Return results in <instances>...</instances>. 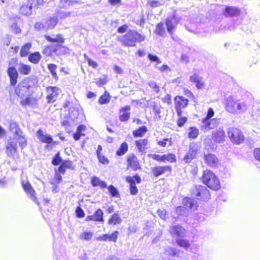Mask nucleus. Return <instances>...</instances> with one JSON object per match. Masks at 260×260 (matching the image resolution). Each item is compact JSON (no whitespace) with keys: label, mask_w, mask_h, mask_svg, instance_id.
<instances>
[{"label":"nucleus","mask_w":260,"mask_h":260,"mask_svg":"<svg viewBox=\"0 0 260 260\" xmlns=\"http://www.w3.org/2000/svg\"><path fill=\"white\" fill-rule=\"evenodd\" d=\"M44 38L50 43H58L55 45H48L42 50V53L47 57H52L54 55L61 56L69 53V49L66 46L61 44L64 42L65 39L61 34H57L55 38L51 37L49 35H45Z\"/></svg>","instance_id":"nucleus-1"},{"label":"nucleus","mask_w":260,"mask_h":260,"mask_svg":"<svg viewBox=\"0 0 260 260\" xmlns=\"http://www.w3.org/2000/svg\"><path fill=\"white\" fill-rule=\"evenodd\" d=\"M31 82V78H25L14 88V93L17 97L21 99L20 104L22 106L35 105L38 102V99L33 97L31 95H28L24 98L31 88L30 84Z\"/></svg>","instance_id":"nucleus-2"},{"label":"nucleus","mask_w":260,"mask_h":260,"mask_svg":"<svg viewBox=\"0 0 260 260\" xmlns=\"http://www.w3.org/2000/svg\"><path fill=\"white\" fill-rule=\"evenodd\" d=\"M123 46L135 47L136 44L145 40L144 35L134 29H129L126 34L117 38Z\"/></svg>","instance_id":"nucleus-3"},{"label":"nucleus","mask_w":260,"mask_h":260,"mask_svg":"<svg viewBox=\"0 0 260 260\" xmlns=\"http://www.w3.org/2000/svg\"><path fill=\"white\" fill-rule=\"evenodd\" d=\"M201 180L206 187L213 190L220 188V183L217 176L212 171L207 169L203 172Z\"/></svg>","instance_id":"nucleus-4"},{"label":"nucleus","mask_w":260,"mask_h":260,"mask_svg":"<svg viewBox=\"0 0 260 260\" xmlns=\"http://www.w3.org/2000/svg\"><path fill=\"white\" fill-rule=\"evenodd\" d=\"M191 194L197 200L201 202H207L210 200L211 194L207 187L202 185H195L191 191Z\"/></svg>","instance_id":"nucleus-5"},{"label":"nucleus","mask_w":260,"mask_h":260,"mask_svg":"<svg viewBox=\"0 0 260 260\" xmlns=\"http://www.w3.org/2000/svg\"><path fill=\"white\" fill-rule=\"evenodd\" d=\"M225 108L228 112L235 113L245 110L246 109V105L244 103L230 97L226 100Z\"/></svg>","instance_id":"nucleus-6"},{"label":"nucleus","mask_w":260,"mask_h":260,"mask_svg":"<svg viewBox=\"0 0 260 260\" xmlns=\"http://www.w3.org/2000/svg\"><path fill=\"white\" fill-rule=\"evenodd\" d=\"M228 136L231 141L234 144L240 145L245 141L242 132L237 127H231L228 131Z\"/></svg>","instance_id":"nucleus-7"},{"label":"nucleus","mask_w":260,"mask_h":260,"mask_svg":"<svg viewBox=\"0 0 260 260\" xmlns=\"http://www.w3.org/2000/svg\"><path fill=\"white\" fill-rule=\"evenodd\" d=\"M47 103L49 104L55 102L60 93L61 89L58 86H48L45 88Z\"/></svg>","instance_id":"nucleus-8"},{"label":"nucleus","mask_w":260,"mask_h":260,"mask_svg":"<svg viewBox=\"0 0 260 260\" xmlns=\"http://www.w3.org/2000/svg\"><path fill=\"white\" fill-rule=\"evenodd\" d=\"M125 181L129 184V190L130 194L135 196L138 193V188L136 184H140L142 182L141 176L138 174H135L133 176H127L125 177Z\"/></svg>","instance_id":"nucleus-9"},{"label":"nucleus","mask_w":260,"mask_h":260,"mask_svg":"<svg viewBox=\"0 0 260 260\" xmlns=\"http://www.w3.org/2000/svg\"><path fill=\"white\" fill-rule=\"evenodd\" d=\"M9 130L12 132L14 131V135L18 136L17 140H19L18 143L21 148L23 149L25 148L27 145V142L25 137L22 135V132L18 125L14 122L10 123Z\"/></svg>","instance_id":"nucleus-10"},{"label":"nucleus","mask_w":260,"mask_h":260,"mask_svg":"<svg viewBox=\"0 0 260 260\" xmlns=\"http://www.w3.org/2000/svg\"><path fill=\"white\" fill-rule=\"evenodd\" d=\"M174 107L177 116L183 113V109L186 108L189 105V100L182 95H176L174 99Z\"/></svg>","instance_id":"nucleus-11"},{"label":"nucleus","mask_w":260,"mask_h":260,"mask_svg":"<svg viewBox=\"0 0 260 260\" xmlns=\"http://www.w3.org/2000/svg\"><path fill=\"white\" fill-rule=\"evenodd\" d=\"M148 157L159 163L168 162L173 164L177 161L176 156L174 153L164 154L161 155L155 153L150 154H148Z\"/></svg>","instance_id":"nucleus-12"},{"label":"nucleus","mask_w":260,"mask_h":260,"mask_svg":"<svg viewBox=\"0 0 260 260\" xmlns=\"http://www.w3.org/2000/svg\"><path fill=\"white\" fill-rule=\"evenodd\" d=\"M126 163L127 170L137 171L142 169L140 161L134 153H131L126 156Z\"/></svg>","instance_id":"nucleus-13"},{"label":"nucleus","mask_w":260,"mask_h":260,"mask_svg":"<svg viewBox=\"0 0 260 260\" xmlns=\"http://www.w3.org/2000/svg\"><path fill=\"white\" fill-rule=\"evenodd\" d=\"M172 171V168L169 165L156 166L151 169V174L154 177H158L162 175H170Z\"/></svg>","instance_id":"nucleus-14"},{"label":"nucleus","mask_w":260,"mask_h":260,"mask_svg":"<svg viewBox=\"0 0 260 260\" xmlns=\"http://www.w3.org/2000/svg\"><path fill=\"white\" fill-rule=\"evenodd\" d=\"M21 184L25 192L34 202L39 205L40 203L38 202L37 198L36 191L30 182L28 180H22L21 181Z\"/></svg>","instance_id":"nucleus-15"},{"label":"nucleus","mask_w":260,"mask_h":260,"mask_svg":"<svg viewBox=\"0 0 260 260\" xmlns=\"http://www.w3.org/2000/svg\"><path fill=\"white\" fill-rule=\"evenodd\" d=\"M5 151L9 157L14 158L18 156V152L16 143L13 140H9L6 145Z\"/></svg>","instance_id":"nucleus-16"},{"label":"nucleus","mask_w":260,"mask_h":260,"mask_svg":"<svg viewBox=\"0 0 260 260\" xmlns=\"http://www.w3.org/2000/svg\"><path fill=\"white\" fill-rule=\"evenodd\" d=\"M204 160L206 165L210 168H215L220 165L217 157L211 153L204 154Z\"/></svg>","instance_id":"nucleus-17"},{"label":"nucleus","mask_w":260,"mask_h":260,"mask_svg":"<svg viewBox=\"0 0 260 260\" xmlns=\"http://www.w3.org/2000/svg\"><path fill=\"white\" fill-rule=\"evenodd\" d=\"M198 152L199 149L196 144L189 145L188 151L184 156V161L186 164H189L192 160L197 158Z\"/></svg>","instance_id":"nucleus-18"},{"label":"nucleus","mask_w":260,"mask_h":260,"mask_svg":"<svg viewBox=\"0 0 260 260\" xmlns=\"http://www.w3.org/2000/svg\"><path fill=\"white\" fill-rule=\"evenodd\" d=\"M36 136L41 143L56 145L59 144L58 141H54L52 137L49 135L44 134L42 129H39L36 132Z\"/></svg>","instance_id":"nucleus-19"},{"label":"nucleus","mask_w":260,"mask_h":260,"mask_svg":"<svg viewBox=\"0 0 260 260\" xmlns=\"http://www.w3.org/2000/svg\"><path fill=\"white\" fill-rule=\"evenodd\" d=\"M131 110L129 105H125L119 108L118 118L120 122H126L130 119Z\"/></svg>","instance_id":"nucleus-20"},{"label":"nucleus","mask_w":260,"mask_h":260,"mask_svg":"<svg viewBox=\"0 0 260 260\" xmlns=\"http://www.w3.org/2000/svg\"><path fill=\"white\" fill-rule=\"evenodd\" d=\"M85 220L86 221H92L103 222L104 221V212L101 209L99 208L94 212L93 215L87 216Z\"/></svg>","instance_id":"nucleus-21"},{"label":"nucleus","mask_w":260,"mask_h":260,"mask_svg":"<svg viewBox=\"0 0 260 260\" xmlns=\"http://www.w3.org/2000/svg\"><path fill=\"white\" fill-rule=\"evenodd\" d=\"M10 79V84L14 86L16 85L18 78V73L16 69L14 67H9L7 71Z\"/></svg>","instance_id":"nucleus-22"},{"label":"nucleus","mask_w":260,"mask_h":260,"mask_svg":"<svg viewBox=\"0 0 260 260\" xmlns=\"http://www.w3.org/2000/svg\"><path fill=\"white\" fill-rule=\"evenodd\" d=\"M135 145L139 152L145 153L149 148V140L147 138L140 139L135 141Z\"/></svg>","instance_id":"nucleus-23"},{"label":"nucleus","mask_w":260,"mask_h":260,"mask_svg":"<svg viewBox=\"0 0 260 260\" xmlns=\"http://www.w3.org/2000/svg\"><path fill=\"white\" fill-rule=\"evenodd\" d=\"M212 138L216 143H223L226 138L225 132L223 129L219 128L213 132Z\"/></svg>","instance_id":"nucleus-24"},{"label":"nucleus","mask_w":260,"mask_h":260,"mask_svg":"<svg viewBox=\"0 0 260 260\" xmlns=\"http://www.w3.org/2000/svg\"><path fill=\"white\" fill-rule=\"evenodd\" d=\"M119 232L117 231H114L111 235L107 234H103L96 238V240L99 241H112L114 243L117 242Z\"/></svg>","instance_id":"nucleus-25"},{"label":"nucleus","mask_w":260,"mask_h":260,"mask_svg":"<svg viewBox=\"0 0 260 260\" xmlns=\"http://www.w3.org/2000/svg\"><path fill=\"white\" fill-rule=\"evenodd\" d=\"M75 168L72 161L70 160H64L62 161L58 168V172L63 175L67 169L73 170Z\"/></svg>","instance_id":"nucleus-26"},{"label":"nucleus","mask_w":260,"mask_h":260,"mask_svg":"<svg viewBox=\"0 0 260 260\" xmlns=\"http://www.w3.org/2000/svg\"><path fill=\"white\" fill-rule=\"evenodd\" d=\"M95 152L97 158L100 164L104 165H107L109 164V159L103 153V147L101 145L98 146Z\"/></svg>","instance_id":"nucleus-27"},{"label":"nucleus","mask_w":260,"mask_h":260,"mask_svg":"<svg viewBox=\"0 0 260 260\" xmlns=\"http://www.w3.org/2000/svg\"><path fill=\"white\" fill-rule=\"evenodd\" d=\"M240 9L232 6H226L224 10L223 14L225 17H236L240 15Z\"/></svg>","instance_id":"nucleus-28"},{"label":"nucleus","mask_w":260,"mask_h":260,"mask_svg":"<svg viewBox=\"0 0 260 260\" xmlns=\"http://www.w3.org/2000/svg\"><path fill=\"white\" fill-rule=\"evenodd\" d=\"M186 232L185 229L181 225L177 224L170 227V233L171 235L179 237L184 235Z\"/></svg>","instance_id":"nucleus-29"},{"label":"nucleus","mask_w":260,"mask_h":260,"mask_svg":"<svg viewBox=\"0 0 260 260\" xmlns=\"http://www.w3.org/2000/svg\"><path fill=\"white\" fill-rule=\"evenodd\" d=\"M189 80L190 82L194 83L196 87L199 89H203L205 87V84L202 78L197 74H194L190 76Z\"/></svg>","instance_id":"nucleus-30"},{"label":"nucleus","mask_w":260,"mask_h":260,"mask_svg":"<svg viewBox=\"0 0 260 260\" xmlns=\"http://www.w3.org/2000/svg\"><path fill=\"white\" fill-rule=\"evenodd\" d=\"M122 219L118 212L114 213L108 219V224L110 225H115L121 223Z\"/></svg>","instance_id":"nucleus-31"},{"label":"nucleus","mask_w":260,"mask_h":260,"mask_svg":"<svg viewBox=\"0 0 260 260\" xmlns=\"http://www.w3.org/2000/svg\"><path fill=\"white\" fill-rule=\"evenodd\" d=\"M91 184L93 187H99L102 189H104L107 187L106 183L96 176H93L91 178Z\"/></svg>","instance_id":"nucleus-32"},{"label":"nucleus","mask_w":260,"mask_h":260,"mask_svg":"<svg viewBox=\"0 0 260 260\" xmlns=\"http://www.w3.org/2000/svg\"><path fill=\"white\" fill-rule=\"evenodd\" d=\"M32 44L31 43H26L24 44L21 47L20 50V56L21 57L28 56L30 54V50L31 48Z\"/></svg>","instance_id":"nucleus-33"},{"label":"nucleus","mask_w":260,"mask_h":260,"mask_svg":"<svg viewBox=\"0 0 260 260\" xmlns=\"http://www.w3.org/2000/svg\"><path fill=\"white\" fill-rule=\"evenodd\" d=\"M41 58V54L39 51L31 53L28 56V61L33 64H38Z\"/></svg>","instance_id":"nucleus-34"},{"label":"nucleus","mask_w":260,"mask_h":260,"mask_svg":"<svg viewBox=\"0 0 260 260\" xmlns=\"http://www.w3.org/2000/svg\"><path fill=\"white\" fill-rule=\"evenodd\" d=\"M86 126L83 124L79 125L77 128L76 132L74 134L73 138L75 141H78L81 137H84L85 134L83 132L85 131Z\"/></svg>","instance_id":"nucleus-35"},{"label":"nucleus","mask_w":260,"mask_h":260,"mask_svg":"<svg viewBox=\"0 0 260 260\" xmlns=\"http://www.w3.org/2000/svg\"><path fill=\"white\" fill-rule=\"evenodd\" d=\"M128 144L126 142H123L116 150L115 154L118 156H123L128 152Z\"/></svg>","instance_id":"nucleus-36"},{"label":"nucleus","mask_w":260,"mask_h":260,"mask_svg":"<svg viewBox=\"0 0 260 260\" xmlns=\"http://www.w3.org/2000/svg\"><path fill=\"white\" fill-rule=\"evenodd\" d=\"M148 132V128L146 126H142L133 131V136L135 138H141Z\"/></svg>","instance_id":"nucleus-37"},{"label":"nucleus","mask_w":260,"mask_h":260,"mask_svg":"<svg viewBox=\"0 0 260 260\" xmlns=\"http://www.w3.org/2000/svg\"><path fill=\"white\" fill-rule=\"evenodd\" d=\"M18 71L21 75H27L30 73L31 68L30 65L20 63L19 64Z\"/></svg>","instance_id":"nucleus-38"},{"label":"nucleus","mask_w":260,"mask_h":260,"mask_svg":"<svg viewBox=\"0 0 260 260\" xmlns=\"http://www.w3.org/2000/svg\"><path fill=\"white\" fill-rule=\"evenodd\" d=\"M183 201L184 205L188 206L191 210H196L198 209V205L192 199L188 197H185L183 199Z\"/></svg>","instance_id":"nucleus-39"},{"label":"nucleus","mask_w":260,"mask_h":260,"mask_svg":"<svg viewBox=\"0 0 260 260\" xmlns=\"http://www.w3.org/2000/svg\"><path fill=\"white\" fill-rule=\"evenodd\" d=\"M19 13L22 15L29 16L32 13V8L28 2L22 5L19 9Z\"/></svg>","instance_id":"nucleus-40"},{"label":"nucleus","mask_w":260,"mask_h":260,"mask_svg":"<svg viewBox=\"0 0 260 260\" xmlns=\"http://www.w3.org/2000/svg\"><path fill=\"white\" fill-rule=\"evenodd\" d=\"M214 115V112L212 108H209L208 109L207 114L205 118L202 120V122L205 124L206 127L211 128L210 127V122L208 121L209 119L211 118Z\"/></svg>","instance_id":"nucleus-41"},{"label":"nucleus","mask_w":260,"mask_h":260,"mask_svg":"<svg viewBox=\"0 0 260 260\" xmlns=\"http://www.w3.org/2000/svg\"><path fill=\"white\" fill-rule=\"evenodd\" d=\"M199 135V130L195 126H190L188 128L187 137L190 140L197 139Z\"/></svg>","instance_id":"nucleus-42"},{"label":"nucleus","mask_w":260,"mask_h":260,"mask_svg":"<svg viewBox=\"0 0 260 260\" xmlns=\"http://www.w3.org/2000/svg\"><path fill=\"white\" fill-rule=\"evenodd\" d=\"M176 19V16L175 15H173L172 16L171 19L167 18L165 21V23H166V25L167 26V30L171 34H172L173 33V30L176 28V25H174L172 21V19Z\"/></svg>","instance_id":"nucleus-43"},{"label":"nucleus","mask_w":260,"mask_h":260,"mask_svg":"<svg viewBox=\"0 0 260 260\" xmlns=\"http://www.w3.org/2000/svg\"><path fill=\"white\" fill-rule=\"evenodd\" d=\"M58 19L56 17H51L45 21V24L47 29H53L58 23Z\"/></svg>","instance_id":"nucleus-44"},{"label":"nucleus","mask_w":260,"mask_h":260,"mask_svg":"<svg viewBox=\"0 0 260 260\" xmlns=\"http://www.w3.org/2000/svg\"><path fill=\"white\" fill-rule=\"evenodd\" d=\"M111 96L107 91H105L104 93L101 95L99 100L98 102L100 105H104L108 104L110 101Z\"/></svg>","instance_id":"nucleus-45"},{"label":"nucleus","mask_w":260,"mask_h":260,"mask_svg":"<svg viewBox=\"0 0 260 260\" xmlns=\"http://www.w3.org/2000/svg\"><path fill=\"white\" fill-rule=\"evenodd\" d=\"M157 145L162 148H165L167 146H171L173 144V140L172 138H164L157 141Z\"/></svg>","instance_id":"nucleus-46"},{"label":"nucleus","mask_w":260,"mask_h":260,"mask_svg":"<svg viewBox=\"0 0 260 260\" xmlns=\"http://www.w3.org/2000/svg\"><path fill=\"white\" fill-rule=\"evenodd\" d=\"M57 65L54 63H49L47 64V68L53 78L55 80H58V76L56 72Z\"/></svg>","instance_id":"nucleus-47"},{"label":"nucleus","mask_w":260,"mask_h":260,"mask_svg":"<svg viewBox=\"0 0 260 260\" xmlns=\"http://www.w3.org/2000/svg\"><path fill=\"white\" fill-rule=\"evenodd\" d=\"M176 243L179 246L183 247L185 249H188L190 247V246L189 241L188 240L185 239H177L176 240Z\"/></svg>","instance_id":"nucleus-48"},{"label":"nucleus","mask_w":260,"mask_h":260,"mask_svg":"<svg viewBox=\"0 0 260 260\" xmlns=\"http://www.w3.org/2000/svg\"><path fill=\"white\" fill-rule=\"evenodd\" d=\"M154 32L156 35L160 36H163L165 34L163 22H160L157 24Z\"/></svg>","instance_id":"nucleus-49"},{"label":"nucleus","mask_w":260,"mask_h":260,"mask_svg":"<svg viewBox=\"0 0 260 260\" xmlns=\"http://www.w3.org/2000/svg\"><path fill=\"white\" fill-rule=\"evenodd\" d=\"M108 191L112 197H119V193L118 190L112 185H110L107 187Z\"/></svg>","instance_id":"nucleus-50"},{"label":"nucleus","mask_w":260,"mask_h":260,"mask_svg":"<svg viewBox=\"0 0 260 260\" xmlns=\"http://www.w3.org/2000/svg\"><path fill=\"white\" fill-rule=\"evenodd\" d=\"M93 235L92 232H84L80 234L79 238L82 240L89 241L92 239Z\"/></svg>","instance_id":"nucleus-51"},{"label":"nucleus","mask_w":260,"mask_h":260,"mask_svg":"<svg viewBox=\"0 0 260 260\" xmlns=\"http://www.w3.org/2000/svg\"><path fill=\"white\" fill-rule=\"evenodd\" d=\"M27 2L31 8L38 9L43 4V0H28Z\"/></svg>","instance_id":"nucleus-52"},{"label":"nucleus","mask_w":260,"mask_h":260,"mask_svg":"<svg viewBox=\"0 0 260 260\" xmlns=\"http://www.w3.org/2000/svg\"><path fill=\"white\" fill-rule=\"evenodd\" d=\"M178 118L177 120V124L179 127H181L187 122L188 119L185 116H182V114L178 116Z\"/></svg>","instance_id":"nucleus-53"},{"label":"nucleus","mask_w":260,"mask_h":260,"mask_svg":"<svg viewBox=\"0 0 260 260\" xmlns=\"http://www.w3.org/2000/svg\"><path fill=\"white\" fill-rule=\"evenodd\" d=\"M62 161V159L60 156V152H57L53 157L51 163L53 166H57L61 163Z\"/></svg>","instance_id":"nucleus-54"},{"label":"nucleus","mask_w":260,"mask_h":260,"mask_svg":"<svg viewBox=\"0 0 260 260\" xmlns=\"http://www.w3.org/2000/svg\"><path fill=\"white\" fill-rule=\"evenodd\" d=\"M83 56H84V58L85 59V60L87 61L88 65L89 67H91L93 69H95L98 67V63L96 61L93 60L91 58H89L87 55L86 54H84L83 55Z\"/></svg>","instance_id":"nucleus-55"},{"label":"nucleus","mask_w":260,"mask_h":260,"mask_svg":"<svg viewBox=\"0 0 260 260\" xmlns=\"http://www.w3.org/2000/svg\"><path fill=\"white\" fill-rule=\"evenodd\" d=\"M108 82V78L107 75H104L102 78H99L96 81V84L100 87L105 85Z\"/></svg>","instance_id":"nucleus-56"},{"label":"nucleus","mask_w":260,"mask_h":260,"mask_svg":"<svg viewBox=\"0 0 260 260\" xmlns=\"http://www.w3.org/2000/svg\"><path fill=\"white\" fill-rule=\"evenodd\" d=\"M75 213L76 216L80 218H83L85 215L83 210L79 206L76 208Z\"/></svg>","instance_id":"nucleus-57"},{"label":"nucleus","mask_w":260,"mask_h":260,"mask_svg":"<svg viewBox=\"0 0 260 260\" xmlns=\"http://www.w3.org/2000/svg\"><path fill=\"white\" fill-rule=\"evenodd\" d=\"M61 173H56L54 176V181L51 183L52 184H59L61 182L62 178L60 175Z\"/></svg>","instance_id":"nucleus-58"},{"label":"nucleus","mask_w":260,"mask_h":260,"mask_svg":"<svg viewBox=\"0 0 260 260\" xmlns=\"http://www.w3.org/2000/svg\"><path fill=\"white\" fill-rule=\"evenodd\" d=\"M253 155L255 159L260 162V148H255L253 149Z\"/></svg>","instance_id":"nucleus-59"},{"label":"nucleus","mask_w":260,"mask_h":260,"mask_svg":"<svg viewBox=\"0 0 260 260\" xmlns=\"http://www.w3.org/2000/svg\"><path fill=\"white\" fill-rule=\"evenodd\" d=\"M158 216L163 219L166 218L167 211L165 209H158L157 211Z\"/></svg>","instance_id":"nucleus-60"},{"label":"nucleus","mask_w":260,"mask_h":260,"mask_svg":"<svg viewBox=\"0 0 260 260\" xmlns=\"http://www.w3.org/2000/svg\"><path fill=\"white\" fill-rule=\"evenodd\" d=\"M148 57L151 61H155L158 64L161 63V61L158 57L155 55L148 54Z\"/></svg>","instance_id":"nucleus-61"},{"label":"nucleus","mask_w":260,"mask_h":260,"mask_svg":"<svg viewBox=\"0 0 260 260\" xmlns=\"http://www.w3.org/2000/svg\"><path fill=\"white\" fill-rule=\"evenodd\" d=\"M128 28V26L127 24H124L123 25H121L117 28V31L119 34H123L126 31Z\"/></svg>","instance_id":"nucleus-62"},{"label":"nucleus","mask_w":260,"mask_h":260,"mask_svg":"<svg viewBox=\"0 0 260 260\" xmlns=\"http://www.w3.org/2000/svg\"><path fill=\"white\" fill-rule=\"evenodd\" d=\"M34 28L37 30H41L45 28V25L43 23L41 22H36L34 24Z\"/></svg>","instance_id":"nucleus-63"},{"label":"nucleus","mask_w":260,"mask_h":260,"mask_svg":"<svg viewBox=\"0 0 260 260\" xmlns=\"http://www.w3.org/2000/svg\"><path fill=\"white\" fill-rule=\"evenodd\" d=\"M149 5L152 8H155L161 5L160 3L157 0H152L148 2Z\"/></svg>","instance_id":"nucleus-64"}]
</instances>
